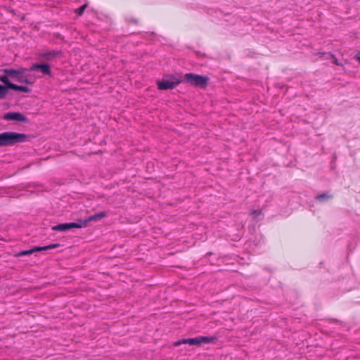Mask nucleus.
<instances>
[{
	"mask_svg": "<svg viewBox=\"0 0 360 360\" xmlns=\"http://www.w3.org/2000/svg\"><path fill=\"white\" fill-rule=\"evenodd\" d=\"M59 246H60V244L54 243V244H51V245H49L46 246L39 247L40 248L39 250H40V251H44V250H50V249H53V248H58Z\"/></svg>",
	"mask_w": 360,
	"mask_h": 360,
	"instance_id": "15",
	"label": "nucleus"
},
{
	"mask_svg": "<svg viewBox=\"0 0 360 360\" xmlns=\"http://www.w3.org/2000/svg\"><path fill=\"white\" fill-rule=\"evenodd\" d=\"M6 75L14 78L18 82H25L26 84H30V82L27 79H23L22 75H24L27 72V69L20 68L18 70L15 69H4L2 70Z\"/></svg>",
	"mask_w": 360,
	"mask_h": 360,
	"instance_id": "4",
	"label": "nucleus"
},
{
	"mask_svg": "<svg viewBox=\"0 0 360 360\" xmlns=\"http://www.w3.org/2000/svg\"><path fill=\"white\" fill-rule=\"evenodd\" d=\"M86 5H83L81 7H79V8H77L75 12L78 15H81L83 13H84V11L86 8Z\"/></svg>",
	"mask_w": 360,
	"mask_h": 360,
	"instance_id": "17",
	"label": "nucleus"
},
{
	"mask_svg": "<svg viewBox=\"0 0 360 360\" xmlns=\"http://www.w3.org/2000/svg\"><path fill=\"white\" fill-rule=\"evenodd\" d=\"M355 58L360 63V54H356Z\"/></svg>",
	"mask_w": 360,
	"mask_h": 360,
	"instance_id": "21",
	"label": "nucleus"
},
{
	"mask_svg": "<svg viewBox=\"0 0 360 360\" xmlns=\"http://www.w3.org/2000/svg\"><path fill=\"white\" fill-rule=\"evenodd\" d=\"M105 217H106L105 212H101L100 213H98L96 214H94V215H92V216L89 217V218L86 219V221H87V222L89 224L90 221H96L97 219H102V218H104Z\"/></svg>",
	"mask_w": 360,
	"mask_h": 360,
	"instance_id": "11",
	"label": "nucleus"
},
{
	"mask_svg": "<svg viewBox=\"0 0 360 360\" xmlns=\"http://www.w3.org/2000/svg\"><path fill=\"white\" fill-rule=\"evenodd\" d=\"M40 248L39 247H35L32 249H30V250H23V251H21V252H19L18 253H16L15 255V257H22V256H24V255H31L35 252H39L40 250H38Z\"/></svg>",
	"mask_w": 360,
	"mask_h": 360,
	"instance_id": "9",
	"label": "nucleus"
},
{
	"mask_svg": "<svg viewBox=\"0 0 360 360\" xmlns=\"http://www.w3.org/2000/svg\"><path fill=\"white\" fill-rule=\"evenodd\" d=\"M7 87L0 84V99H4L7 95Z\"/></svg>",
	"mask_w": 360,
	"mask_h": 360,
	"instance_id": "13",
	"label": "nucleus"
},
{
	"mask_svg": "<svg viewBox=\"0 0 360 360\" xmlns=\"http://www.w3.org/2000/svg\"><path fill=\"white\" fill-rule=\"evenodd\" d=\"M186 82L193 86H195L202 89L207 86L209 77L193 73H186L184 75Z\"/></svg>",
	"mask_w": 360,
	"mask_h": 360,
	"instance_id": "1",
	"label": "nucleus"
},
{
	"mask_svg": "<svg viewBox=\"0 0 360 360\" xmlns=\"http://www.w3.org/2000/svg\"><path fill=\"white\" fill-rule=\"evenodd\" d=\"M0 81L6 85L5 86L7 87V89H9V84H12L7 76L0 77Z\"/></svg>",
	"mask_w": 360,
	"mask_h": 360,
	"instance_id": "16",
	"label": "nucleus"
},
{
	"mask_svg": "<svg viewBox=\"0 0 360 360\" xmlns=\"http://www.w3.org/2000/svg\"><path fill=\"white\" fill-rule=\"evenodd\" d=\"M75 225L73 223H65L60 224L56 226H53L52 227V230L53 231H65L70 229H73Z\"/></svg>",
	"mask_w": 360,
	"mask_h": 360,
	"instance_id": "8",
	"label": "nucleus"
},
{
	"mask_svg": "<svg viewBox=\"0 0 360 360\" xmlns=\"http://www.w3.org/2000/svg\"><path fill=\"white\" fill-rule=\"evenodd\" d=\"M75 226L74 228L81 229L87 226L88 222L86 219H78L77 222H72Z\"/></svg>",
	"mask_w": 360,
	"mask_h": 360,
	"instance_id": "12",
	"label": "nucleus"
},
{
	"mask_svg": "<svg viewBox=\"0 0 360 360\" xmlns=\"http://www.w3.org/2000/svg\"><path fill=\"white\" fill-rule=\"evenodd\" d=\"M58 53H56V52H49V53H47L45 54V56H56V55H58Z\"/></svg>",
	"mask_w": 360,
	"mask_h": 360,
	"instance_id": "20",
	"label": "nucleus"
},
{
	"mask_svg": "<svg viewBox=\"0 0 360 360\" xmlns=\"http://www.w3.org/2000/svg\"><path fill=\"white\" fill-rule=\"evenodd\" d=\"M250 214L257 219H260V217L262 216V212L261 210H251Z\"/></svg>",
	"mask_w": 360,
	"mask_h": 360,
	"instance_id": "14",
	"label": "nucleus"
},
{
	"mask_svg": "<svg viewBox=\"0 0 360 360\" xmlns=\"http://www.w3.org/2000/svg\"><path fill=\"white\" fill-rule=\"evenodd\" d=\"M181 82L182 80L180 78H174V79H162L160 81H158V89L159 90L173 89Z\"/></svg>",
	"mask_w": 360,
	"mask_h": 360,
	"instance_id": "5",
	"label": "nucleus"
},
{
	"mask_svg": "<svg viewBox=\"0 0 360 360\" xmlns=\"http://www.w3.org/2000/svg\"><path fill=\"white\" fill-rule=\"evenodd\" d=\"M30 70H40L44 75H51L50 67L46 63H44V64L34 63L32 65Z\"/></svg>",
	"mask_w": 360,
	"mask_h": 360,
	"instance_id": "7",
	"label": "nucleus"
},
{
	"mask_svg": "<svg viewBox=\"0 0 360 360\" xmlns=\"http://www.w3.org/2000/svg\"><path fill=\"white\" fill-rule=\"evenodd\" d=\"M9 89L26 93L30 92L31 91L30 89L27 86H19L15 84H9Z\"/></svg>",
	"mask_w": 360,
	"mask_h": 360,
	"instance_id": "10",
	"label": "nucleus"
},
{
	"mask_svg": "<svg viewBox=\"0 0 360 360\" xmlns=\"http://www.w3.org/2000/svg\"><path fill=\"white\" fill-rule=\"evenodd\" d=\"M25 135L16 132H4L0 134V146L22 141Z\"/></svg>",
	"mask_w": 360,
	"mask_h": 360,
	"instance_id": "2",
	"label": "nucleus"
},
{
	"mask_svg": "<svg viewBox=\"0 0 360 360\" xmlns=\"http://www.w3.org/2000/svg\"><path fill=\"white\" fill-rule=\"evenodd\" d=\"M216 338L214 337H205L200 336L195 338L182 339L181 340L174 342L173 345L175 347L179 346L181 344H188L190 345L200 346L202 344H208L213 342Z\"/></svg>",
	"mask_w": 360,
	"mask_h": 360,
	"instance_id": "3",
	"label": "nucleus"
},
{
	"mask_svg": "<svg viewBox=\"0 0 360 360\" xmlns=\"http://www.w3.org/2000/svg\"><path fill=\"white\" fill-rule=\"evenodd\" d=\"M4 119L6 120H13L19 122H27V117L20 112H12L4 115Z\"/></svg>",
	"mask_w": 360,
	"mask_h": 360,
	"instance_id": "6",
	"label": "nucleus"
},
{
	"mask_svg": "<svg viewBox=\"0 0 360 360\" xmlns=\"http://www.w3.org/2000/svg\"><path fill=\"white\" fill-rule=\"evenodd\" d=\"M328 198H330V196L328 195L327 194H323V195L316 196V199L319 200H323L327 199Z\"/></svg>",
	"mask_w": 360,
	"mask_h": 360,
	"instance_id": "18",
	"label": "nucleus"
},
{
	"mask_svg": "<svg viewBox=\"0 0 360 360\" xmlns=\"http://www.w3.org/2000/svg\"><path fill=\"white\" fill-rule=\"evenodd\" d=\"M331 58H333V63L336 65H341V63L339 62V60L332 54H329Z\"/></svg>",
	"mask_w": 360,
	"mask_h": 360,
	"instance_id": "19",
	"label": "nucleus"
}]
</instances>
